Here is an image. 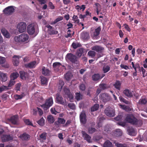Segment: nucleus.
<instances>
[{
    "mask_svg": "<svg viewBox=\"0 0 147 147\" xmlns=\"http://www.w3.org/2000/svg\"><path fill=\"white\" fill-rule=\"evenodd\" d=\"M126 116L124 117L122 115H119L115 117V119L117 121H121L124 119L127 122L138 127H140L142 125V121L140 119H138L133 114H127Z\"/></svg>",
    "mask_w": 147,
    "mask_h": 147,
    "instance_id": "f257e3e1",
    "label": "nucleus"
},
{
    "mask_svg": "<svg viewBox=\"0 0 147 147\" xmlns=\"http://www.w3.org/2000/svg\"><path fill=\"white\" fill-rule=\"evenodd\" d=\"M29 36L27 34L23 33L18 36H15L14 37V40L16 42H23L27 40Z\"/></svg>",
    "mask_w": 147,
    "mask_h": 147,
    "instance_id": "f03ea898",
    "label": "nucleus"
},
{
    "mask_svg": "<svg viewBox=\"0 0 147 147\" xmlns=\"http://www.w3.org/2000/svg\"><path fill=\"white\" fill-rule=\"evenodd\" d=\"M53 104V98L52 97H50L46 100L45 103L42 105L41 107L44 110H47Z\"/></svg>",
    "mask_w": 147,
    "mask_h": 147,
    "instance_id": "7ed1b4c3",
    "label": "nucleus"
},
{
    "mask_svg": "<svg viewBox=\"0 0 147 147\" xmlns=\"http://www.w3.org/2000/svg\"><path fill=\"white\" fill-rule=\"evenodd\" d=\"M65 58L73 63H77L78 59L77 56L71 53H67Z\"/></svg>",
    "mask_w": 147,
    "mask_h": 147,
    "instance_id": "20e7f679",
    "label": "nucleus"
},
{
    "mask_svg": "<svg viewBox=\"0 0 147 147\" xmlns=\"http://www.w3.org/2000/svg\"><path fill=\"white\" fill-rule=\"evenodd\" d=\"M104 112L106 115L109 117H113L115 116V110L111 107L106 108L104 110Z\"/></svg>",
    "mask_w": 147,
    "mask_h": 147,
    "instance_id": "39448f33",
    "label": "nucleus"
},
{
    "mask_svg": "<svg viewBox=\"0 0 147 147\" xmlns=\"http://www.w3.org/2000/svg\"><path fill=\"white\" fill-rule=\"evenodd\" d=\"M100 99L103 102L106 103L110 100L111 98L108 94L103 93L100 94Z\"/></svg>",
    "mask_w": 147,
    "mask_h": 147,
    "instance_id": "423d86ee",
    "label": "nucleus"
},
{
    "mask_svg": "<svg viewBox=\"0 0 147 147\" xmlns=\"http://www.w3.org/2000/svg\"><path fill=\"white\" fill-rule=\"evenodd\" d=\"M63 90L65 93V96L67 97L71 102L73 101L74 100V97L70 92L69 89L66 88H64Z\"/></svg>",
    "mask_w": 147,
    "mask_h": 147,
    "instance_id": "0eeeda50",
    "label": "nucleus"
},
{
    "mask_svg": "<svg viewBox=\"0 0 147 147\" xmlns=\"http://www.w3.org/2000/svg\"><path fill=\"white\" fill-rule=\"evenodd\" d=\"M15 9L12 6H9L5 8L3 11L4 14L7 15H11L14 11Z\"/></svg>",
    "mask_w": 147,
    "mask_h": 147,
    "instance_id": "6e6552de",
    "label": "nucleus"
},
{
    "mask_svg": "<svg viewBox=\"0 0 147 147\" xmlns=\"http://www.w3.org/2000/svg\"><path fill=\"white\" fill-rule=\"evenodd\" d=\"M26 23L22 22L18 25L17 28L19 32L22 33L24 32L26 29Z\"/></svg>",
    "mask_w": 147,
    "mask_h": 147,
    "instance_id": "1a4fd4ad",
    "label": "nucleus"
},
{
    "mask_svg": "<svg viewBox=\"0 0 147 147\" xmlns=\"http://www.w3.org/2000/svg\"><path fill=\"white\" fill-rule=\"evenodd\" d=\"M46 27L48 28L47 32L50 35L57 34L58 33V32L53 28V27L49 25L46 26Z\"/></svg>",
    "mask_w": 147,
    "mask_h": 147,
    "instance_id": "9d476101",
    "label": "nucleus"
},
{
    "mask_svg": "<svg viewBox=\"0 0 147 147\" xmlns=\"http://www.w3.org/2000/svg\"><path fill=\"white\" fill-rule=\"evenodd\" d=\"M27 30L28 33L30 35L33 34L35 32V28L34 24H31L28 25L27 27Z\"/></svg>",
    "mask_w": 147,
    "mask_h": 147,
    "instance_id": "9b49d317",
    "label": "nucleus"
},
{
    "mask_svg": "<svg viewBox=\"0 0 147 147\" xmlns=\"http://www.w3.org/2000/svg\"><path fill=\"white\" fill-rule=\"evenodd\" d=\"M80 121L82 124H86L87 119H86V115L84 112H82L80 115Z\"/></svg>",
    "mask_w": 147,
    "mask_h": 147,
    "instance_id": "f8f14e48",
    "label": "nucleus"
},
{
    "mask_svg": "<svg viewBox=\"0 0 147 147\" xmlns=\"http://www.w3.org/2000/svg\"><path fill=\"white\" fill-rule=\"evenodd\" d=\"M42 74L45 76H50L51 73V71L46 68L45 66H42Z\"/></svg>",
    "mask_w": 147,
    "mask_h": 147,
    "instance_id": "ddd939ff",
    "label": "nucleus"
},
{
    "mask_svg": "<svg viewBox=\"0 0 147 147\" xmlns=\"http://www.w3.org/2000/svg\"><path fill=\"white\" fill-rule=\"evenodd\" d=\"M122 131L120 129H117L112 132V135L114 137H119L122 136Z\"/></svg>",
    "mask_w": 147,
    "mask_h": 147,
    "instance_id": "4468645a",
    "label": "nucleus"
},
{
    "mask_svg": "<svg viewBox=\"0 0 147 147\" xmlns=\"http://www.w3.org/2000/svg\"><path fill=\"white\" fill-rule=\"evenodd\" d=\"M13 139V137L10 135H3L1 137L2 141L3 142L12 140Z\"/></svg>",
    "mask_w": 147,
    "mask_h": 147,
    "instance_id": "2eb2a0df",
    "label": "nucleus"
},
{
    "mask_svg": "<svg viewBox=\"0 0 147 147\" xmlns=\"http://www.w3.org/2000/svg\"><path fill=\"white\" fill-rule=\"evenodd\" d=\"M56 100L57 102L63 105H64L65 102L62 96L57 94L56 95Z\"/></svg>",
    "mask_w": 147,
    "mask_h": 147,
    "instance_id": "dca6fc26",
    "label": "nucleus"
},
{
    "mask_svg": "<svg viewBox=\"0 0 147 147\" xmlns=\"http://www.w3.org/2000/svg\"><path fill=\"white\" fill-rule=\"evenodd\" d=\"M21 78L23 80H26L29 78V74L27 72L24 71H21L20 72Z\"/></svg>",
    "mask_w": 147,
    "mask_h": 147,
    "instance_id": "f3484780",
    "label": "nucleus"
},
{
    "mask_svg": "<svg viewBox=\"0 0 147 147\" xmlns=\"http://www.w3.org/2000/svg\"><path fill=\"white\" fill-rule=\"evenodd\" d=\"M14 125H18V118L17 115H14L11 117L9 120Z\"/></svg>",
    "mask_w": 147,
    "mask_h": 147,
    "instance_id": "a211bd4d",
    "label": "nucleus"
},
{
    "mask_svg": "<svg viewBox=\"0 0 147 147\" xmlns=\"http://www.w3.org/2000/svg\"><path fill=\"white\" fill-rule=\"evenodd\" d=\"M62 66L61 64L59 62H56L53 63V67L55 70L58 71L59 69V68ZM63 67H65L63 65Z\"/></svg>",
    "mask_w": 147,
    "mask_h": 147,
    "instance_id": "6ab92c4d",
    "label": "nucleus"
},
{
    "mask_svg": "<svg viewBox=\"0 0 147 147\" xmlns=\"http://www.w3.org/2000/svg\"><path fill=\"white\" fill-rule=\"evenodd\" d=\"M36 61H33L25 64V66L26 68H28L30 69L34 68L36 67Z\"/></svg>",
    "mask_w": 147,
    "mask_h": 147,
    "instance_id": "aec40b11",
    "label": "nucleus"
},
{
    "mask_svg": "<svg viewBox=\"0 0 147 147\" xmlns=\"http://www.w3.org/2000/svg\"><path fill=\"white\" fill-rule=\"evenodd\" d=\"M81 133L82 135V136L84 138V139L89 143L90 141L91 137L84 131H82Z\"/></svg>",
    "mask_w": 147,
    "mask_h": 147,
    "instance_id": "412c9836",
    "label": "nucleus"
},
{
    "mask_svg": "<svg viewBox=\"0 0 147 147\" xmlns=\"http://www.w3.org/2000/svg\"><path fill=\"white\" fill-rule=\"evenodd\" d=\"M92 50L95 51L98 53H101L104 50V48L99 46L96 45L93 46L92 49Z\"/></svg>",
    "mask_w": 147,
    "mask_h": 147,
    "instance_id": "4be33fe9",
    "label": "nucleus"
},
{
    "mask_svg": "<svg viewBox=\"0 0 147 147\" xmlns=\"http://www.w3.org/2000/svg\"><path fill=\"white\" fill-rule=\"evenodd\" d=\"M20 137L23 140L28 141L29 139L30 136L29 134L25 132L21 135Z\"/></svg>",
    "mask_w": 147,
    "mask_h": 147,
    "instance_id": "5701e85b",
    "label": "nucleus"
},
{
    "mask_svg": "<svg viewBox=\"0 0 147 147\" xmlns=\"http://www.w3.org/2000/svg\"><path fill=\"white\" fill-rule=\"evenodd\" d=\"M127 131L129 135L134 136L136 135V133L135 130L132 127H129L127 129Z\"/></svg>",
    "mask_w": 147,
    "mask_h": 147,
    "instance_id": "b1692460",
    "label": "nucleus"
},
{
    "mask_svg": "<svg viewBox=\"0 0 147 147\" xmlns=\"http://www.w3.org/2000/svg\"><path fill=\"white\" fill-rule=\"evenodd\" d=\"M84 49L82 48H80L77 50L76 52V55H77L78 58L80 57L84 53Z\"/></svg>",
    "mask_w": 147,
    "mask_h": 147,
    "instance_id": "393cba45",
    "label": "nucleus"
},
{
    "mask_svg": "<svg viewBox=\"0 0 147 147\" xmlns=\"http://www.w3.org/2000/svg\"><path fill=\"white\" fill-rule=\"evenodd\" d=\"M101 29L100 26H99L95 29L93 33L94 37L95 38H97V36L99 35Z\"/></svg>",
    "mask_w": 147,
    "mask_h": 147,
    "instance_id": "a878e982",
    "label": "nucleus"
},
{
    "mask_svg": "<svg viewBox=\"0 0 147 147\" xmlns=\"http://www.w3.org/2000/svg\"><path fill=\"white\" fill-rule=\"evenodd\" d=\"M1 80L2 82H5L7 79V74L3 72H0Z\"/></svg>",
    "mask_w": 147,
    "mask_h": 147,
    "instance_id": "bb28decb",
    "label": "nucleus"
},
{
    "mask_svg": "<svg viewBox=\"0 0 147 147\" xmlns=\"http://www.w3.org/2000/svg\"><path fill=\"white\" fill-rule=\"evenodd\" d=\"M19 56L14 55L13 57V62L14 65L17 66L19 63V58L20 57Z\"/></svg>",
    "mask_w": 147,
    "mask_h": 147,
    "instance_id": "cd10ccee",
    "label": "nucleus"
},
{
    "mask_svg": "<svg viewBox=\"0 0 147 147\" xmlns=\"http://www.w3.org/2000/svg\"><path fill=\"white\" fill-rule=\"evenodd\" d=\"M81 36L82 38L84 40H86L89 37V34L87 32H83L81 34Z\"/></svg>",
    "mask_w": 147,
    "mask_h": 147,
    "instance_id": "c85d7f7f",
    "label": "nucleus"
},
{
    "mask_svg": "<svg viewBox=\"0 0 147 147\" xmlns=\"http://www.w3.org/2000/svg\"><path fill=\"white\" fill-rule=\"evenodd\" d=\"M92 80L94 81H96L100 80V75L98 74H95L92 76Z\"/></svg>",
    "mask_w": 147,
    "mask_h": 147,
    "instance_id": "c756f323",
    "label": "nucleus"
},
{
    "mask_svg": "<svg viewBox=\"0 0 147 147\" xmlns=\"http://www.w3.org/2000/svg\"><path fill=\"white\" fill-rule=\"evenodd\" d=\"M65 122V120L61 118H59L58 121H55V123L57 125L61 124H64Z\"/></svg>",
    "mask_w": 147,
    "mask_h": 147,
    "instance_id": "7c9ffc66",
    "label": "nucleus"
},
{
    "mask_svg": "<svg viewBox=\"0 0 147 147\" xmlns=\"http://www.w3.org/2000/svg\"><path fill=\"white\" fill-rule=\"evenodd\" d=\"M19 75L18 73L13 72L11 73L10 76V78L11 80H15L19 76Z\"/></svg>",
    "mask_w": 147,
    "mask_h": 147,
    "instance_id": "2f4dec72",
    "label": "nucleus"
},
{
    "mask_svg": "<svg viewBox=\"0 0 147 147\" xmlns=\"http://www.w3.org/2000/svg\"><path fill=\"white\" fill-rule=\"evenodd\" d=\"M123 93L125 95L128 97H132L133 96L132 93L129 90L126 89L123 91Z\"/></svg>",
    "mask_w": 147,
    "mask_h": 147,
    "instance_id": "473e14b6",
    "label": "nucleus"
},
{
    "mask_svg": "<svg viewBox=\"0 0 147 147\" xmlns=\"http://www.w3.org/2000/svg\"><path fill=\"white\" fill-rule=\"evenodd\" d=\"M121 86V83L120 82L119 80L116 81L115 84L113 85L114 87L118 90H120Z\"/></svg>",
    "mask_w": 147,
    "mask_h": 147,
    "instance_id": "72a5a7b5",
    "label": "nucleus"
},
{
    "mask_svg": "<svg viewBox=\"0 0 147 147\" xmlns=\"http://www.w3.org/2000/svg\"><path fill=\"white\" fill-rule=\"evenodd\" d=\"M121 108L127 111H132V108L125 105H121Z\"/></svg>",
    "mask_w": 147,
    "mask_h": 147,
    "instance_id": "f704fd0d",
    "label": "nucleus"
},
{
    "mask_svg": "<svg viewBox=\"0 0 147 147\" xmlns=\"http://www.w3.org/2000/svg\"><path fill=\"white\" fill-rule=\"evenodd\" d=\"M41 82L42 84L46 85L47 84L48 80L47 78L43 76H40Z\"/></svg>",
    "mask_w": 147,
    "mask_h": 147,
    "instance_id": "c9c22d12",
    "label": "nucleus"
},
{
    "mask_svg": "<svg viewBox=\"0 0 147 147\" xmlns=\"http://www.w3.org/2000/svg\"><path fill=\"white\" fill-rule=\"evenodd\" d=\"M103 147H113V144L109 140L106 141L104 143Z\"/></svg>",
    "mask_w": 147,
    "mask_h": 147,
    "instance_id": "e433bc0d",
    "label": "nucleus"
},
{
    "mask_svg": "<svg viewBox=\"0 0 147 147\" xmlns=\"http://www.w3.org/2000/svg\"><path fill=\"white\" fill-rule=\"evenodd\" d=\"M72 74L71 73L68 72L65 75V78L67 81H69L71 78Z\"/></svg>",
    "mask_w": 147,
    "mask_h": 147,
    "instance_id": "4c0bfd02",
    "label": "nucleus"
},
{
    "mask_svg": "<svg viewBox=\"0 0 147 147\" xmlns=\"http://www.w3.org/2000/svg\"><path fill=\"white\" fill-rule=\"evenodd\" d=\"M99 108V105L98 104H95L93 106L91 107V111H94L98 110Z\"/></svg>",
    "mask_w": 147,
    "mask_h": 147,
    "instance_id": "58836bf2",
    "label": "nucleus"
},
{
    "mask_svg": "<svg viewBox=\"0 0 147 147\" xmlns=\"http://www.w3.org/2000/svg\"><path fill=\"white\" fill-rule=\"evenodd\" d=\"M37 123L40 126H42L45 124V120L43 117H42L37 121Z\"/></svg>",
    "mask_w": 147,
    "mask_h": 147,
    "instance_id": "ea45409f",
    "label": "nucleus"
},
{
    "mask_svg": "<svg viewBox=\"0 0 147 147\" xmlns=\"http://www.w3.org/2000/svg\"><path fill=\"white\" fill-rule=\"evenodd\" d=\"M47 119L49 122L50 123H53L55 121L53 117L51 115H49L48 116Z\"/></svg>",
    "mask_w": 147,
    "mask_h": 147,
    "instance_id": "a19ab883",
    "label": "nucleus"
},
{
    "mask_svg": "<svg viewBox=\"0 0 147 147\" xmlns=\"http://www.w3.org/2000/svg\"><path fill=\"white\" fill-rule=\"evenodd\" d=\"M147 103V100L145 98H141L139 101L138 103L141 105H145Z\"/></svg>",
    "mask_w": 147,
    "mask_h": 147,
    "instance_id": "79ce46f5",
    "label": "nucleus"
},
{
    "mask_svg": "<svg viewBox=\"0 0 147 147\" xmlns=\"http://www.w3.org/2000/svg\"><path fill=\"white\" fill-rule=\"evenodd\" d=\"M82 95L80 93L77 92L76 94L75 98L78 101L82 99Z\"/></svg>",
    "mask_w": 147,
    "mask_h": 147,
    "instance_id": "37998d69",
    "label": "nucleus"
},
{
    "mask_svg": "<svg viewBox=\"0 0 147 147\" xmlns=\"http://www.w3.org/2000/svg\"><path fill=\"white\" fill-rule=\"evenodd\" d=\"M110 70V67L109 65L104 66L102 68L104 73H105L108 72Z\"/></svg>",
    "mask_w": 147,
    "mask_h": 147,
    "instance_id": "c03bdc74",
    "label": "nucleus"
},
{
    "mask_svg": "<svg viewBox=\"0 0 147 147\" xmlns=\"http://www.w3.org/2000/svg\"><path fill=\"white\" fill-rule=\"evenodd\" d=\"M64 85V83L62 80H60L59 82L58 89L59 91H61L63 88V86Z\"/></svg>",
    "mask_w": 147,
    "mask_h": 147,
    "instance_id": "a18cd8bd",
    "label": "nucleus"
},
{
    "mask_svg": "<svg viewBox=\"0 0 147 147\" xmlns=\"http://www.w3.org/2000/svg\"><path fill=\"white\" fill-rule=\"evenodd\" d=\"M95 128L89 127L88 128V132L90 134H92L96 131Z\"/></svg>",
    "mask_w": 147,
    "mask_h": 147,
    "instance_id": "49530a36",
    "label": "nucleus"
},
{
    "mask_svg": "<svg viewBox=\"0 0 147 147\" xmlns=\"http://www.w3.org/2000/svg\"><path fill=\"white\" fill-rule=\"evenodd\" d=\"M96 54V52L94 51H90L88 53V55L90 57H93L95 56Z\"/></svg>",
    "mask_w": 147,
    "mask_h": 147,
    "instance_id": "de8ad7c7",
    "label": "nucleus"
},
{
    "mask_svg": "<svg viewBox=\"0 0 147 147\" xmlns=\"http://www.w3.org/2000/svg\"><path fill=\"white\" fill-rule=\"evenodd\" d=\"M16 82L15 81L13 80H11V79H10V80L9 82V84L7 88H10L12 86H13L15 83Z\"/></svg>",
    "mask_w": 147,
    "mask_h": 147,
    "instance_id": "09e8293b",
    "label": "nucleus"
},
{
    "mask_svg": "<svg viewBox=\"0 0 147 147\" xmlns=\"http://www.w3.org/2000/svg\"><path fill=\"white\" fill-rule=\"evenodd\" d=\"M72 47L74 49H76L78 47H80L81 46V45L78 43H76L73 42L72 44Z\"/></svg>",
    "mask_w": 147,
    "mask_h": 147,
    "instance_id": "8fccbe9b",
    "label": "nucleus"
},
{
    "mask_svg": "<svg viewBox=\"0 0 147 147\" xmlns=\"http://www.w3.org/2000/svg\"><path fill=\"white\" fill-rule=\"evenodd\" d=\"M63 18L62 17H59L57 18H56L55 20L53 22H52L51 23V24H55L57 23V22L61 20H63Z\"/></svg>",
    "mask_w": 147,
    "mask_h": 147,
    "instance_id": "3c124183",
    "label": "nucleus"
},
{
    "mask_svg": "<svg viewBox=\"0 0 147 147\" xmlns=\"http://www.w3.org/2000/svg\"><path fill=\"white\" fill-rule=\"evenodd\" d=\"M72 20L76 23H78L80 22V20L78 19V17L77 16L74 15L72 17Z\"/></svg>",
    "mask_w": 147,
    "mask_h": 147,
    "instance_id": "603ef678",
    "label": "nucleus"
},
{
    "mask_svg": "<svg viewBox=\"0 0 147 147\" xmlns=\"http://www.w3.org/2000/svg\"><path fill=\"white\" fill-rule=\"evenodd\" d=\"M119 99L120 101L123 102L126 104H129V101L124 99L123 97L120 96L119 97Z\"/></svg>",
    "mask_w": 147,
    "mask_h": 147,
    "instance_id": "864d4df0",
    "label": "nucleus"
},
{
    "mask_svg": "<svg viewBox=\"0 0 147 147\" xmlns=\"http://www.w3.org/2000/svg\"><path fill=\"white\" fill-rule=\"evenodd\" d=\"M47 133L46 132H44L40 135V138L43 140H45L46 139V136Z\"/></svg>",
    "mask_w": 147,
    "mask_h": 147,
    "instance_id": "5fc2aeb1",
    "label": "nucleus"
},
{
    "mask_svg": "<svg viewBox=\"0 0 147 147\" xmlns=\"http://www.w3.org/2000/svg\"><path fill=\"white\" fill-rule=\"evenodd\" d=\"M113 143L115 144V146L117 147H124V146L123 144L119 143L115 141H114Z\"/></svg>",
    "mask_w": 147,
    "mask_h": 147,
    "instance_id": "6e6d98bb",
    "label": "nucleus"
},
{
    "mask_svg": "<svg viewBox=\"0 0 147 147\" xmlns=\"http://www.w3.org/2000/svg\"><path fill=\"white\" fill-rule=\"evenodd\" d=\"M24 121L26 124L28 125L33 126L32 123L30 121L29 119H24Z\"/></svg>",
    "mask_w": 147,
    "mask_h": 147,
    "instance_id": "4d7b16f0",
    "label": "nucleus"
},
{
    "mask_svg": "<svg viewBox=\"0 0 147 147\" xmlns=\"http://www.w3.org/2000/svg\"><path fill=\"white\" fill-rule=\"evenodd\" d=\"M67 105L71 109L74 110L75 109V106L73 103H69Z\"/></svg>",
    "mask_w": 147,
    "mask_h": 147,
    "instance_id": "13d9d810",
    "label": "nucleus"
},
{
    "mask_svg": "<svg viewBox=\"0 0 147 147\" xmlns=\"http://www.w3.org/2000/svg\"><path fill=\"white\" fill-rule=\"evenodd\" d=\"M21 85V84L20 83L16 84L15 86V90L17 91H19L20 90Z\"/></svg>",
    "mask_w": 147,
    "mask_h": 147,
    "instance_id": "bf43d9fd",
    "label": "nucleus"
},
{
    "mask_svg": "<svg viewBox=\"0 0 147 147\" xmlns=\"http://www.w3.org/2000/svg\"><path fill=\"white\" fill-rule=\"evenodd\" d=\"M5 58L4 57L0 56V64H2L4 63L5 62Z\"/></svg>",
    "mask_w": 147,
    "mask_h": 147,
    "instance_id": "052dcab7",
    "label": "nucleus"
},
{
    "mask_svg": "<svg viewBox=\"0 0 147 147\" xmlns=\"http://www.w3.org/2000/svg\"><path fill=\"white\" fill-rule=\"evenodd\" d=\"M100 87L102 89L105 90L107 88V85L105 84H102L100 85Z\"/></svg>",
    "mask_w": 147,
    "mask_h": 147,
    "instance_id": "680f3d73",
    "label": "nucleus"
},
{
    "mask_svg": "<svg viewBox=\"0 0 147 147\" xmlns=\"http://www.w3.org/2000/svg\"><path fill=\"white\" fill-rule=\"evenodd\" d=\"M23 96L22 95H16L14 96L16 100H18L22 98Z\"/></svg>",
    "mask_w": 147,
    "mask_h": 147,
    "instance_id": "e2e57ef3",
    "label": "nucleus"
},
{
    "mask_svg": "<svg viewBox=\"0 0 147 147\" xmlns=\"http://www.w3.org/2000/svg\"><path fill=\"white\" fill-rule=\"evenodd\" d=\"M123 26H124L125 28L128 32H130L131 31V29L128 25L125 24H123Z\"/></svg>",
    "mask_w": 147,
    "mask_h": 147,
    "instance_id": "0e129e2a",
    "label": "nucleus"
},
{
    "mask_svg": "<svg viewBox=\"0 0 147 147\" xmlns=\"http://www.w3.org/2000/svg\"><path fill=\"white\" fill-rule=\"evenodd\" d=\"M98 121H99V122L98 123V127H100L99 125V124L103 120L105 119V118L104 117H102L100 118H98Z\"/></svg>",
    "mask_w": 147,
    "mask_h": 147,
    "instance_id": "69168bd1",
    "label": "nucleus"
},
{
    "mask_svg": "<svg viewBox=\"0 0 147 147\" xmlns=\"http://www.w3.org/2000/svg\"><path fill=\"white\" fill-rule=\"evenodd\" d=\"M48 5L49 6L51 9H55V6L51 2H49Z\"/></svg>",
    "mask_w": 147,
    "mask_h": 147,
    "instance_id": "338daca9",
    "label": "nucleus"
},
{
    "mask_svg": "<svg viewBox=\"0 0 147 147\" xmlns=\"http://www.w3.org/2000/svg\"><path fill=\"white\" fill-rule=\"evenodd\" d=\"M80 89L82 91L85 90L86 88L85 85L84 84H81L80 86Z\"/></svg>",
    "mask_w": 147,
    "mask_h": 147,
    "instance_id": "774afa93",
    "label": "nucleus"
}]
</instances>
